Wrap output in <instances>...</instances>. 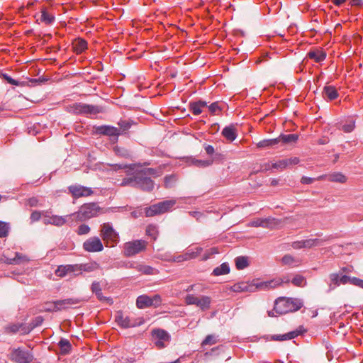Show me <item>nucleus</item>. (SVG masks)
I'll use <instances>...</instances> for the list:
<instances>
[{
  "label": "nucleus",
  "mask_w": 363,
  "mask_h": 363,
  "mask_svg": "<svg viewBox=\"0 0 363 363\" xmlns=\"http://www.w3.org/2000/svg\"><path fill=\"white\" fill-rule=\"evenodd\" d=\"M176 204V200L170 199L152 205L146 210L147 216H154L169 211Z\"/></svg>",
  "instance_id": "obj_6"
},
{
  "label": "nucleus",
  "mask_w": 363,
  "mask_h": 363,
  "mask_svg": "<svg viewBox=\"0 0 363 363\" xmlns=\"http://www.w3.org/2000/svg\"><path fill=\"white\" fill-rule=\"evenodd\" d=\"M135 184H133V187L145 191H151L154 189V182L141 171L135 173Z\"/></svg>",
  "instance_id": "obj_7"
},
{
  "label": "nucleus",
  "mask_w": 363,
  "mask_h": 363,
  "mask_svg": "<svg viewBox=\"0 0 363 363\" xmlns=\"http://www.w3.org/2000/svg\"><path fill=\"white\" fill-rule=\"evenodd\" d=\"M222 135L229 141H233L237 137L236 129L233 125L226 126L222 131Z\"/></svg>",
  "instance_id": "obj_23"
},
{
  "label": "nucleus",
  "mask_w": 363,
  "mask_h": 363,
  "mask_svg": "<svg viewBox=\"0 0 363 363\" xmlns=\"http://www.w3.org/2000/svg\"><path fill=\"white\" fill-rule=\"evenodd\" d=\"M230 272V267L228 264L223 263L219 267H216L213 271V274L215 276H220L227 274Z\"/></svg>",
  "instance_id": "obj_37"
},
{
  "label": "nucleus",
  "mask_w": 363,
  "mask_h": 363,
  "mask_svg": "<svg viewBox=\"0 0 363 363\" xmlns=\"http://www.w3.org/2000/svg\"><path fill=\"white\" fill-rule=\"evenodd\" d=\"M308 57L310 59L314 60L316 62H320L325 59L326 54L320 50H311L308 53Z\"/></svg>",
  "instance_id": "obj_28"
},
{
  "label": "nucleus",
  "mask_w": 363,
  "mask_h": 363,
  "mask_svg": "<svg viewBox=\"0 0 363 363\" xmlns=\"http://www.w3.org/2000/svg\"><path fill=\"white\" fill-rule=\"evenodd\" d=\"M113 151H114L115 154L118 156H121V157H123L125 158H128L130 157V154L129 151L125 148L116 146L113 147Z\"/></svg>",
  "instance_id": "obj_45"
},
{
  "label": "nucleus",
  "mask_w": 363,
  "mask_h": 363,
  "mask_svg": "<svg viewBox=\"0 0 363 363\" xmlns=\"http://www.w3.org/2000/svg\"><path fill=\"white\" fill-rule=\"evenodd\" d=\"M141 172H143L145 174H146L147 177L150 176V175H152L155 177H159L162 174V172L160 170H157V169H155L153 168L145 169L144 170H143Z\"/></svg>",
  "instance_id": "obj_51"
},
{
  "label": "nucleus",
  "mask_w": 363,
  "mask_h": 363,
  "mask_svg": "<svg viewBox=\"0 0 363 363\" xmlns=\"http://www.w3.org/2000/svg\"><path fill=\"white\" fill-rule=\"evenodd\" d=\"M54 16L52 14L48 13L45 10L42 11L40 21L49 25L54 21Z\"/></svg>",
  "instance_id": "obj_43"
},
{
  "label": "nucleus",
  "mask_w": 363,
  "mask_h": 363,
  "mask_svg": "<svg viewBox=\"0 0 363 363\" xmlns=\"http://www.w3.org/2000/svg\"><path fill=\"white\" fill-rule=\"evenodd\" d=\"M340 277L337 274H331L330 275V283L329 284V291L333 290L340 284Z\"/></svg>",
  "instance_id": "obj_42"
},
{
  "label": "nucleus",
  "mask_w": 363,
  "mask_h": 363,
  "mask_svg": "<svg viewBox=\"0 0 363 363\" xmlns=\"http://www.w3.org/2000/svg\"><path fill=\"white\" fill-rule=\"evenodd\" d=\"M253 286L249 285L247 283L240 282L234 284L230 287L231 291L234 292L252 291Z\"/></svg>",
  "instance_id": "obj_29"
},
{
  "label": "nucleus",
  "mask_w": 363,
  "mask_h": 363,
  "mask_svg": "<svg viewBox=\"0 0 363 363\" xmlns=\"http://www.w3.org/2000/svg\"><path fill=\"white\" fill-rule=\"evenodd\" d=\"M55 301L46 303L43 307V310L45 311H48V312L57 311V310H51L53 308H55Z\"/></svg>",
  "instance_id": "obj_59"
},
{
  "label": "nucleus",
  "mask_w": 363,
  "mask_h": 363,
  "mask_svg": "<svg viewBox=\"0 0 363 363\" xmlns=\"http://www.w3.org/2000/svg\"><path fill=\"white\" fill-rule=\"evenodd\" d=\"M301 301L297 298H279L274 304V310L277 313L284 314L296 311L302 307Z\"/></svg>",
  "instance_id": "obj_2"
},
{
  "label": "nucleus",
  "mask_w": 363,
  "mask_h": 363,
  "mask_svg": "<svg viewBox=\"0 0 363 363\" xmlns=\"http://www.w3.org/2000/svg\"><path fill=\"white\" fill-rule=\"evenodd\" d=\"M281 262L284 265L298 266L301 263V260L290 255H286L282 257Z\"/></svg>",
  "instance_id": "obj_36"
},
{
  "label": "nucleus",
  "mask_w": 363,
  "mask_h": 363,
  "mask_svg": "<svg viewBox=\"0 0 363 363\" xmlns=\"http://www.w3.org/2000/svg\"><path fill=\"white\" fill-rule=\"evenodd\" d=\"M11 359L16 363H30L33 356L29 352L18 348L12 352Z\"/></svg>",
  "instance_id": "obj_11"
},
{
  "label": "nucleus",
  "mask_w": 363,
  "mask_h": 363,
  "mask_svg": "<svg viewBox=\"0 0 363 363\" xmlns=\"http://www.w3.org/2000/svg\"><path fill=\"white\" fill-rule=\"evenodd\" d=\"M298 135L296 134H289V135H280L277 139L279 140V143H282L284 144L294 143L297 141Z\"/></svg>",
  "instance_id": "obj_30"
},
{
  "label": "nucleus",
  "mask_w": 363,
  "mask_h": 363,
  "mask_svg": "<svg viewBox=\"0 0 363 363\" xmlns=\"http://www.w3.org/2000/svg\"><path fill=\"white\" fill-rule=\"evenodd\" d=\"M332 238L331 235L326 236L324 238H310L303 240V246L305 248H311L313 247L322 246L324 243Z\"/></svg>",
  "instance_id": "obj_19"
},
{
  "label": "nucleus",
  "mask_w": 363,
  "mask_h": 363,
  "mask_svg": "<svg viewBox=\"0 0 363 363\" xmlns=\"http://www.w3.org/2000/svg\"><path fill=\"white\" fill-rule=\"evenodd\" d=\"M101 207L96 203H84L70 216H73L76 220L84 221L93 217L97 216L101 212Z\"/></svg>",
  "instance_id": "obj_1"
},
{
  "label": "nucleus",
  "mask_w": 363,
  "mask_h": 363,
  "mask_svg": "<svg viewBox=\"0 0 363 363\" xmlns=\"http://www.w3.org/2000/svg\"><path fill=\"white\" fill-rule=\"evenodd\" d=\"M301 333V330H296L294 331L289 332L287 333H285L284 335H273L268 336L267 337V340H272V341H285V340H292L297 336H298Z\"/></svg>",
  "instance_id": "obj_16"
},
{
  "label": "nucleus",
  "mask_w": 363,
  "mask_h": 363,
  "mask_svg": "<svg viewBox=\"0 0 363 363\" xmlns=\"http://www.w3.org/2000/svg\"><path fill=\"white\" fill-rule=\"evenodd\" d=\"M74 112L77 114H96L101 113L103 108L101 106L89 105L86 104H75L73 106Z\"/></svg>",
  "instance_id": "obj_8"
},
{
  "label": "nucleus",
  "mask_w": 363,
  "mask_h": 363,
  "mask_svg": "<svg viewBox=\"0 0 363 363\" xmlns=\"http://www.w3.org/2000/svg\"><path fill=\"white\" fill-rule=\"evenodd\" d=\"M208 109L211 113H215L218 110H220V108L218 106V103L214 102L208 106Z\"/></svg>",
  "instance_id": "obj_64"
},
{
  "label": "nucleus",
  "mask_w": 363,
  "mask_h": 363,
  "mask_svg": "<svg viewBox=\"0 0 363 363\" xmlns=\"http://www.w3.org/2000/svg\"><path fill=\"white\" fill-rule=\"evenodd\" d=\"M235 266L238 269H243L248 267V258L244 256H240L235 258Z\"/></svg>",
  "instance_id": "obj_40"
},
{
  "label": "nucleus",
  "mask_w": 363,
  "mask_h": 363,
  "mask_svg": "<svg viewBox=\"0 0 363 363\" xmlns=\"http://www.w3.org/2000/svg\"><path fill=\"white\" fill-rule=\"evenodd\" d=\"M87 48V43L83 39H77L73 43V48L77 53H81Z\"/></svg>",
  "instance_id": "obj_35"
},
{
  "label": "nucleus",
  "mask_w": 363,
  "mask_h": 363,
  "mask_svg": "<svg viewBox=\"0 0 363 363\" xmlns=\"http://www.w3.org/2000/svg\"><path fill=\"white\" fill-rule=\"evenodd\" d=\"M3 78L10 84L18 86L20 85V83L18 81L13 79L10 76H9L7 74H2Z\"/></svg>",
  "instance_id": "obj_58"
},
{
  "label": "nucleus",
  "mask_w": 363,
  "mask_h": 363,
  "mask_svg": "<svg viewBox=\"0 0 363 363\" xmlns=\"http://www.w3.org/2000/svg\"><path fill=\"white\" fill-rule=\"evenodd\" d=\"M340 283L345 284L348 282L363 289V280L356 277H350L347 275H343L340 279Z\"/></svg>",
  "instance_id": "obj_26"
},
{
  "label": "nucleus",
  "mask_w": 363,
  "mask_h": 363,
  "mask_svg": "<svg viewBox=\"0 0 363 363\" xmlns=\"http://www.w3.org/2000/svg\"><path fill=\"white\" fill-rule=\"evenodd\" d=\"M133 124H134V122L132 120H121L118 123V125L120 126V130H121L122 132L127 131L129 128H130Z\"/></svg>",
  "instance_id": "obj_46"
},
{
  "label": "nucleus",
  "mask_w": 363,
  "mask_h": 363,
  "mask_svg": "<svg viewBox=\"0 0 363 363\" xmlns=\"http://www.w3.org/2000/svg\"><path fill=\"white\" fill-rule=\"evenodd\" d=\"M299 162L298 157H291L289 159H283L272 164V167L274 169H285L289 166L297 164Z\"/></svg>",
  "instance_id": "obj_18"
},
{
  "label": "nucleus",
  "mask_w": 363,
  "mask_h": 363,
  "mask_svg": "<svg viewBox=\"0 0 363 363\" xmlns=\"http://www.w3.org/2000/svg\"><path fill=\"white\" fill-rule=\"evenodd\" d=\"M323 94L329 100H334L338 96L337 91L334 86H327L324 87Z\"/></svg>",
  "instance_id": "obj_31"
},
{
  "label": "nucleus",
  "mask_w": 363,
  "mask_h": 363,
  "mask_svg": "<svg viewBox=\"0 0 363 363\" xmlns=\"http://www.w3.org/2000/svg\"><path fill=\"white\" fill-rule=\"evenodd\" d=\"M99 267H100L99 264L97 262H90V263H87V264H81L79 266V269L81 271L91 272H94V271L99 269Z\"/></svg>",
  "instance_id": "obj_41"
},
{
  "label": "nucleus",
  "mask_w": 363,
  "mask_h": 363,
  "mask_svg": "<svg viewBox=\"0 0 363 363\" xmlns=\"http://www.w3.org/2000/svg\"><path fill=\"white\" fill-rule=\"evenodd\" d=\"M290 279L288 277H284L283 279H273L269 281H264L259 283L257 287L266 289H273L277 286L281 285L282 283H289Z\"/></svg>",
  "instance_id": "obj_17"
},
{
  "label": "nucleus",
  "mask_w": 363,
  "mask_h": 363,
  "mask_svg": "<svg viewBox=\"0 0 363 363\" xmlns=\"http://www.w3.org/2000/svg\"><path fill=\"white\" fill-rule=\"evenodd\" d=\"M178 177L176 174H172L165 176L164 178V187L167 189L173 188L175 186Z\"/></svg>",
  "instance_id": "obj_34"
},
{
  "label": "nucleus",
  "mask_w": 363,
  "mask_h": 363,
  "mask_svg": "<svg viewBox=\"0 0 363 363\" xmlns=\"http://www.w3.org/2000/svg\"><path fill=\"white\" fill-rule=\"evenodd\" d=\"M206 106V102L203 101H199L197 102H191L189 104V108L194 115L197 116L201 113L202 108Z\"/></svg>",
  "instance_id": "obj_27"
},
{
  "label": "nucleus",
  "mask_w": 363,
  "mask_h": 363,
  "mask_svg": "<svg viewBox=\"0 0 363 363\" xmlns=\"http://www.w3.org/2000/svg\"><path fill=\"white\" fill-rule=\"evenodd\" d=\"M146 233L149 236L152 237L154 240H155L157 238V234L156 227L152 225H148L146 229Z\"/></svg>",
  "instance_id": "obj_54"
},
{
  "label": "nucleus",
  "mask_w": 363,
  "mask_h": 363,
  "mask_svg": "<svg viewBox=\"0 0 363 363\" xmlns=\"http://www.w3.org/2000/svg\"><path fill=\"white\" fill-rule=\"evenodd\" d=\"M41 218V213L39 211H33L30 215V220L33 222L38 221Z\"/></svg>",
  "instance_id": "obj_63"
},
{
  "label": "nucleus",
  "mask_w": 363,
  "mask_h": 363,
  "mask_svg": "<svg viewBox=\"0 0 363 363\" xmlns=\"http://www.w3.org/2000/svg\"><path fill=\"white\" fill-rule=\"evenodd\" d=\"M152 302L150 301V296L147 295H140L136 299V306L138 308L143 309L152 306Z\"/></svg>",
  "instance_id": "obj_22"
},
{
  "label": "nucleus",
  "mask_w": 363,
  "mask_h": 363,
  "mask_svg": "<svg viewBox=\"0 0 363 363\" xmlns=\"http://www.w3.org/2000/svg\"><path fill=\"white\" fill-rule=\"evenodd\" d=\"M83 248L89 252H98L104 250V246L99 238L94 236L84 242Z\"/></svg>",
  "instance_id": "obj_9"
},
{
  "label": "nucleus",
  "mask_w": 363,
  "mask_h": 363,
  "mask_svg": "<svg viewBox=\"0 0 363 363\" xmlns=\"http://www.w3.org/2000/svg\"><path fill=\"white\" fill-rule=\"evenodd\" d=\"M150 301L152 302V306L157 307L161 304L162 298L159 294H155L150 297Z\"/></svg>",
  "instance_id": "obj_56"
},
{
  "label": "nucleus",
  "mask_w": 363,
  "mask_h": 363,
  "mask_svg": "<svg viewBox=\"0 0 363 363\" xmlns=\"http://www.w3.org/2000/svg\"><path fill=\"white\" fill-rule=\"evenodd\" d=\"M291 281L298 287H304L307 284L306 279L301 274H296Z\"/></svg>",
  "instance_id": "obj_39"
},
{
  "label": "nucleus",
  "mask_w": 363,
  "mask_h": 363,
  "mask_svg": "<svg viewBox=\"0 0 363 363\" xmlns=\"http://www.w3.org/2000/svg\"><path fill=\"white\" fill-rule=\"evenodd\" d=\"M135 180L136 179H135V174L134 176L132 177H128V178L123 179L121 185L123 186H128V185L133 186V184H135Z\"/></svg>",
  "instance_id": "obj_55"
},
{
  "label": "nucleus",
  "mask_w": 363,
  "mask_h": 363,
  "mask_svg": "<svg viewBox=\"0 0 363 363\" xmlns=\"http://www.w3.org/2000/svg\"><path fill=\"white\" fill-rule=\"evenodd\" d=\"M138 272L144 274H153L155 269L150 266L147 265H138L136 267Z\"/></svg>",
  "instance_id": "obj_48"
},
{
  "label": "nucleus",
  "mask_w": 363,
  "mask_h": 363,
  "mask_svg": "<svg viewBox=\"0 0 363 363\" xmlns=\"http://www.w3.org/2000/svg\"><path fill=\"white\" fill-rule=\"evenodd\" d=\"M147 245V242L143 240L127 242L123 245V255L127 257L134 256L145 251Z\"/></svg>",
  "instance_id": "obj_4"
},
{
  "label": "nucleus",
  "mask_w": 363,
  "mask_h": 363,
  "mask_svg": "<svg viewBox=\"0 0 363 363\" xmlns=\"http://www.w3.org/2000/svg\"><path fill=\"white\" fill-rule=\"evenodd\" d=\"M91 291L95 294L97 299L101 302H107L109 305L113 304V301L111 297L103 296L102 289L99 281H94L91 285Z\"/></svg>",
  "instance_id": "obj_14"
},
{
  "label": "nucleus",
  "mask_w": 363,
  "mask_h": 363,
  "mask_svg": "<svg viewBox=\"0 0 363 363\" xmlns=\"http://www.w3.org/2000/svg\"><path fill=\"white\" fill-rule=\"evenodd\" d=\"M81 301V299L75 298L57 300L55 301V308H53L52 310H57V311L65 310L71 306L79 303Z\"/></svg>",
  "instance_id": "obj_15"
},
{
  "label": "nucleus",
  "mask_w": 363,
  "mask_h": 363,
  "mask_svg": "<svg viewBox=\"0 0 363 363\" xmlns=\"http://www.w3.org/2000/svg\"><path fill=\"white\" fill-rule=\"evenodd\" d=\"M274 219L267 218V219H257L250 223V225L253 227H263L268 228L272 224V221Z\"/></svg>",
  "instance_id": "obj_32"
},
{
  "label": "nucleus",
  "mask_w": 363,
  "mask_h": 363,
  "mask_svg": "<svg viewBox=\"0 0 363 363\" xmlns=\"http://www.w3.org/2000/svg\"><path fill=\"white\" fill-rule=\"evenodd\" d=\"M43 322V318L42 316L35 317L32 322L27 327V329L23 331L24 334L30 333L35 328L40 325Z\"/></svg>",
  "instance_id": "obj_38"
},
{
  "label": "nucleus",
  "mask_w": 363,
  "mask_h": 363,
  "mask_svg": "<svg viewBox=\"0 0 363 363\" xmlns=\"http://www.w3.org/2000/svg\"><path fill=\"white\" fill-rule=\"evenodd\" d=\"M6 329L10 333H15L21 330L22 333L24 334L23 331L27 329V327L24 326L23 324L17 323L9 325Z\"/></svg>",
  "instance_id": "obj_44"
},
{
  "label": "nucleus",
  "mask_w": 363,
  "mask_h": 363,
  "mask_svg": "<svg viewBox=\"0 0 363 363\" xmlns=\"http://www.w3.org/2000/svg\"><path fill=\"white\" fill-rule=\"evenodd\" d=\"M68 190L74 199L86 197L94 194V191L91 188L79 184L69 186L68 187Z\"/></svg>",
  "instance_id": "obj_10"
},
{
  "label": "nucleus",
  "mask_w": 363,
  "mask_h": 363,
  "mask_svg": "<svg viewBox=\"0 0 363 363\" xmlns=\"http://www.w3.org/2000/svg\"><path fill=\"white\" fill-rule=\"evenodd\" d=\"M354 123H350L348 124H345L342 125L341 129L345 133H350L354 130Z\"/></svg>",
  "instance_id": "obj_61"
},
{
  "label": "nucleus",
  "mask_w": 363,
  "mask_h": 363,
  "mask_svg": "<svg viewBox=\"0 0 363 363\" xmlns=\"http://www.w3.org/2000/svg\"><path fill=\"white\" fill-rule=\"evenodd\" d=\"M218 341V339L217 336H216L215 335H208L203 340L201 345L202 346H205V345H212L217 343Z\"/></svg>",
  "instance_id": "obj_47"
},
{
  "label": "nucleus",
  "mask_w": 363,
  "mask_h": 363,
  "mask_svg": "<svg viewBox=\"0 0 363 363\" xmlns=\"http://www.w3.org/2000/svg\"><path fill=\"white\" fill-rule=\"evenodd\" d=\"M73 216L67 215L66 216H52L45 219L44 221L45 224H51L56 226H62L67 222L68 218H71Z\"/></svg>",
  "instance_id": "obj_20"
},
{
  "label": "nucleus",
  "mask_w": 363,
  "mask_h": 363,
  "mask_svg": "<svg viewBox=\"0 0 363 363\" xmlns=\"http://www.w3.org/2000/svg\"><path fill=\"white\" fill-rule=\"evenodd\" d=\"M9 227L5 222L0 221V238H5L8 235Z\"/></svg>",
  "instance_id": "obj_50"
},
{
  "label": "nucleus",
  "mask_w": 363,
  "mask_h": 363,
  "mask_svg": "<svg viewBox=\"0 0 363 363\" xmlns=\"http://www.w3.org/2000/svg\"><path fill=\"white\" fill-rule=\"evenodd\" d=\"M279 144V140L277 138L274 139H264L258 142L256 145L258 148H266L271 147Z\"/></svg>",
  "instance_id": "obj_33"
},
{
  "label": "nucleus",
  "mask_w": 363,
  "mask_h": 363,
  "mask_svg": "<svg viewBox=\"0 0 363 363\" xmlns=\"http://www.w3.org/2000/svg\"><path fill=\"white\" fill-rule=\"evenodd\" d=\"M29 259L26 256L21 253L16 252V256L13 258H6L5 263L8 264H20L23 262H28Z\"/></svg>",
  "instance_id": "obj_24"
},
{
  "label": "nucleus",
  "mask_w": 363,
  "mask_h": 363,
  "mask_svg": "<svg viewBox=\"0 0 363 363\" xmlns=\"http://www.w3.org/2000/svg\"><path fill=\"white\" fill-rule=\"evenodd\" d=\"M113 168V169H126L129 168L131 170L134 169L135 164H114L111 165Z\"/></svg>",
  "instance_id": "obj_57"
},
{
  "label": "nucleus",
  "mask_w": 363,
  "mask_h": 363,
  "mask_svg": "<svg viewBox=\"0 0 363 363\" xmlns=\"http://www.w3.org/2000/svg\"><path fill=\"white\" fill-rule=\"evenodd\" d=\"M152 334L155 344L159 349L164 348L165 347L164 343L169 342L170 338L169 334L165 330L161 329L154 330Z\"/></svg>",
  "instance_id": "obj_12"
},
{
  "label": "nucleus",
  "mask_w": 363,
  "mask_h": 363,
  "mask_svg": "<svg viewBox=\"0 0 363 363\" xmlns=\"http://www.w3.org/2000/svg\"><path fill=\"white\" fill-rule=\"evenodd\" d=\"M77 232L79 235H87L90 232V228L88 225L82 224L78 227Z\"/></svg>",
  "instance_id": "obj_53"
},
{
  "label": "nucleus",
  "mask_w": 363,
  "mask_h": 363,
  "mask_svg": "<svg viewBox=\"0 0 363 363\" xmlns=\"http://www.w3.org/2000/svg\"><path fill=\"white\" fill-rule=\"evenodd\" d=\"M100 235L106 246H113L119 241V234L115 230L110 223H105L101 225Z\"/></svg>",
  "instance_id": "obj_3"
},
{
  "label": "nucleus",
  "mask_w": 363,
  "mask_h": 363,
  "mask_svg": "<svg viewBox=\"0 0 363 363\" xmlns=\"http://www.w3.org/2000/svg\"><path fill=\"white\" fill-rule=\"evenodd\" d=\"M184 300L187 305H196L203 311L211 307V298L208 296H196L194 294H187Z\"/></svg>",
  "instance_id": "obj_5"
},
{
  "label": "nucleus",
  "mask_w": 363,
  "mask_h": 363,
  "mask_svg": "<svg viewBox=\"0 0 363 363\" xmlns=\"http://www.w3.org/2000/svg\"><path fill=\"white\" fill-rule=\"evenodd\" d=\"M59 346L60 347L62 351L64 353L68 352L71 348V345H70L69 340H67L66 339H62L59 342Z\"/></svg>",
  "instance_id": "obj_49"
},
{
  "label": "nucleus",
  "mask_w": 363,
  "mask_h": 363,
  "mask_svg": "<svg viewBox=\"0 0 363 363\" xmlns=\"http://www.w3.org/2000/svg\"><path fill=\"white\" fill-rule=\"evenodd\" d=\"M212 160H196V164L200 167H208L212 164Z\"/></svg>",
  "instance_id": "obj_62"
},
{
  "label": "nucleus",
  "mask_w": 363,
  "mask_h": 363,
  "mask_svg": "<svg viewBox=\"0 0 363 363\" xmlns=\"http://www.w3.org/2000/svg\"><path fill=\"white\" fill-rule=\"evenodd\" d=\"M325 176H320L319 179L323 178ZM328 179L332 182L345 183L347 182V177L340 172H335L326 176Z\"/></svg>",
  "instance_id": "obj_25"
},
{
  "label": "nucleus",
  "mask_w": 363,
  "mask_h": 363,
  "mask_svg": "<svg viewBox=\"0 0 363 363\" xmlns=\"http://www.w3.org/2000/svg\"><path fill=\"white\" fill-rule=\"evenodd\" d=\"M67 273L68 272H67L66 267H65V266L59 267L55 271L56 275L60 277H65Z\"/></svg>",
  "instance_id": "obj_60"
},
{
  "label": "nucleus",
  "mask_w": 363,
  "mask_h": 363,
  "mask_svg": "<svg viewBox=\"0 0 363 363\" xmlns=\"http://www.w3.org/2000/svg\"><path fill=\"white\" fill-rule=\"evenodd\" d=\"M115 320L119 326L123 328H133L140 325L135 320H132L128 316H124L121 311L117 312Z\"/></svg>",
  "instance_id": "obj_13"
},
{
  "label": "nucleus",
  "mask_w": 363,
  "mask_h": 363,
  "mask_svg": "<svg viewBox=\"0 0 363 363\" xmlns=\"http://www.w3.org/2000/svg\"><path fill=\"white\" fill-rule=\"evenodd\" d=\"M202 251L201 247H196V251H190L185 254V259H194L196 258Z\"/></svg>",
  "instance_id": "obj_52"
},
{
  "label": "nucleus",
  "mask_w": 363,
  "mask_h": 363,
  "mask_svg": "<svg viewBox=\"0 0 363 363\" xmlns=\"http://www.w3.org/2000/svg\"><path fill=\"white\" fill-rule=\"evenodd\" d=\"M99 131L105 135L114 136L116 140L120 135V129L111 125H102L99 127Z\"/></svg>",
  "instance_id": "obj_21"
}]
</instances>
